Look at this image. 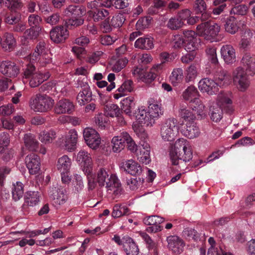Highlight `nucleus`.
I'll return each mask as SVG.
<instances>
[{
	"label": "nucleus",
	"instance_id": "f257e3e1",
	"mask_svg": "<svg viewBox=\"0 0 255 255\" xmlns=\"http://www.w3.org/2000/svg\"><path fill=\"white\" fill-rule=\"evenodd\" d=\"M169 157L171 164L176 166L190 161L192 158L193 154L187 140L183 138L177 140L169 150Z\"/></svg>",
	"mask_w": 255,
	"mask_h": 255
},
{
	"label": "nucleus",
	"instance_id": "f03ea898",
	"mask_svg": "<svg viewBox=\"0 0 255 255\" xmlns=\"http://www.w3.org/2000/svg\"><path fill=\"white\" fill-rule=\"evenodd\" d=\"M53 105L54 100L46 94L34 95L29 101L30 109L35 112H47L52 109Z\"/></svg>",
	"mask_w": 255,
	"mask_h": 255
},
{
	"label": "nucleus",
	"instance_id": "7ed1b4c3",
	"mask_svg": "<svg viewBox=\"0 0 255 255\" xmlns=\"http://www.w3.org/2000/svg\"><path fill=\"white\" fill-rule=\"evenodd\" d=\"M197 32L206 40L212 42L216 39L220 30V26L213 21L202 22L197 26Z\"/></svg>",
	"mask_w": 255,
	"mask_h": 255
},
{
	"label": "nucleus",
	"instance_id": "20e7f679",
	"mask_svg": "<svg viewBox=\"0 0 255 255\" xmlns=\"http://www.w3.org/2000/svg\"><path fill=\"white\" fill-rule=\"evenodd\" d=\"M177 124V120L174 118L166 121L160 129L161 136L164 140L170 141L175 139L178 133Z\"/></svg>",
	"mask_w": 255,
	"mask_h": 255
},
{
	"label": "nucleus",
	"instance_id": "39448f33",
	"mask_svg": "<svg viewBox=\"0 0 255 255\" xmlns=\"http://www.w3.org/2000/svg\"><path fill=\"white\" fill-rule=\"evenodd\" d=\"M233 80L238 89L242 92L245 91L250 84L247 73L241 67L236 68L233 71Z\"/></svg>",
	"mask_w": 255,
	"mask_h": 255
},
{
	"label": "nucleus",
	"instance_id": "423d86ee",
	"mask_svg": "<svg viewBox=\"0 0 255 255\" xmlns=\"http://www.w3.org/2000/svg\"><path fill=\"white\" fill-rule=\"evenodd\" d=\"M83 136L87 145L95 149L101 143V137L98 132L94 129L87 128L83 131Z\"/></svg>",
	"mask_w": 255,
	"mask_h": 255
},
{
	"label": "nucleus",
	"instance_id": "0eeeda50",
	"mask_svg": "<svg viewBox=\"0 0 255 255\" xmlns=\"http://www.w3.org/2000/svg\"><path fill=\"white\" fill-rule=\"evenodd\" d=\"M69 32L63 25H57L53 27L50 31L51 40L56 43H62L68 37Z\"/></svg>",
	"mask_w": 255,
	"mask_h": 255
},
{
	"label": "nucleus",
	"instance_id": "6e6552de",
	"mask_svg": "<svg viewBox=\"0 0 255 255\" xmlns=\"http://www.w3.org/2000/svg\"><path fill=\"white\" fill-rule=\"evenodd\" d=\"M0 72L6 77H15L19 73V68L14 62L4 60L0 63Z\"/></svg>",
	"mask_w": 255,
	"mask_h": 255
},
{
	"label": "nucleus",
	"instance_id": "1a4fd4ad",
	"mask_svg": "<svg viewBox=\"0 0 255 255\" xmlns=\"http://www.w3.org/2000/svg\"><path fill=\"white\" fill-rule=\"evenodd\" d=\"M25 162L30 174L35 175L39 173L40 169V159L37 155L31 153L27 155Z\"/></svg>",
	"mask_w": 255,
	"mask_h": 255
},
{
	"label": "nucleus",
	"instance_id": "9d476101",
	"mask_svg": "<svg viewBox=\"0 0 255 255\" xmlns=\"http://www.w3.org/2000/svg\"><path fill=\"white\" fill-rule=\"evenodd\" d=\"M168 248L177 255L181 254L184 250L185 244L182 239L176 236H170L167 238Z\"/></svg>",
	"mask_w": 255,
	"mask_h": 255
},
{
	"label": "nucleus",
	"instance_id": "9b49d317",
	"mask_svg": "<svg viewBox=\"0 0 255 255\" xmlns=\"http://www.w3.org/2000/svg\"><path fill=\"white\" fill-rule=\"evenodd\" d=\"M74 110V106L73 103L66 99H61L57 102L54 109L55 113L58 115L70 114Z\"/></svg>",
	"mask_w": 255,
	"mask_h": 255
},
{
	"label": "nucleus",
	"instance_id": "f8f14e48",
	"mask_svg": "<svg viewBox=\"0 0 255 255\" xmlns=\"http://www.w3.org/2000/svg\"><path fill=\"white\" fill-rule=\"evenodd\" d=\"M104 186L108 190L113 191L115 195L121 194L122 190L121 184L115 174H110L105 180Z\"/></svg>",
	"mask_w": 255,
	"mask_h": 255
},
{
	"label": "nucleus",
	"instance_id": "ddd939ff",
	"mask_svg": "<svg viewBox=\"0 0 255 255\" xmlns=\"http://www.w3.org/2000/svg\"><path fill=\"white\" fill-rule=\"evenodd\" d=\"M183 34L185 49L187 51H195L197 46V36L195 32L192 30H187L183 32Z\"/></svg>",
	"mask_w": 255,
	"mask_h": 255
},
{
	"label": "nucleus",
	"instance_id": "4468645a",
	"mask_svg": "<svg viewBox=\"0 0 255 255\" xmlns=\"http://www.w3.org/2000/svg\"><path fill=\"white\" fill-rule=\"evenodd\" d=\"M76 99L78 103L81 106H84L92 101V92L87 84H83L82 90L78 93Z\"/></svg>",
	"mask_w": 255,
	"mask_h": 255
},
{
	"label": "nucleus",
	"instance_id": "2eb2a0df",
	"mask_svg": "<svg viewBox=\"0 0 255 255\" xmlns=\"http://www.w3.org/2000/svg\"><path fill=\"white\" fill-rule=\"evenodd\" d=\"M221 54L227 64H232L236 61L235 49L231 45L227 44L223 46L221 49Z\"/></svg>",
	"mask_w": 255,
	"mask_h": 255
},
{
	"label": "nucleus",
	"instance_id": "dca6fc26",
	"mask_svg": "<svg viewBox=\"0 0 255 255\" xmlns=\"http://www.w3.org/2000/svg\"><path fill=\"white\" fill-rule=\"evenodd\" d=\"M135 117L139 124L146 127H151L155 123V121L149 114L148 111L146 112L144 110L138 109V113Z\"/></svg>",
	"mask_w": 255,
	"mask_h": 255
},
{
	"label": "nucleus",
	"instance_id": "f3484780",
	"mask_svg": "<svg viewBox=\"0 0 255 255\" xmlns=\"http://www.w3.org/2000/svg\"><path fill=\"white\" fill-rule=\"evenodd\" d=\"M41 30L40 27H37V28L32 26L30 28L26 29L21 37V43L23 45H28L29 41L36 39L38 35L39 31Z\"/></svg>",
	"mask_w": 255,
	"mask_h": 255
},
{
	"label": "nucleus",
	"instance_id": "a211bd4d",
	"mask_svg": "<svg viewBox=\"0 0 255 255\" xmlns=\"http://www.w3.org/2000/svg\"><path fill=\"white\" fill-rule=\"evenodd\" d=\"M199 89L209 94H213L217 92L218 88L215 81L208 78H204L200 80L199 83Z\"/></svg>",
	"mask_w": 255,
	"mask_h": 255
},
{
	"label": "nucleus",
	"instance_id": "6ab92c4d",
	"mask_svg": "<svg viewBox=\"0 0 255 255\" xmlns=\"http://www.w3.org/2000/svg\"><path fill=\"white\" fill-rule=\"evenodd\" d=\"M242 62L247 72L250 75L255 74V56L250 53L245 54L242 58Z\"/></svg>",
	"mask_w": 255,
	"mask_h": 255
},
{
	"label": "nucleus",
	"instance_id": "aec40b11",
	"mask_svg": "<svg viewBox=\"0 0 255 255\" xmlns=\"http://www.w3.org/2000/svg\"><path fill=\"white\" fill-rule=\"evenodd\" d=\"M185 126L186 127L182 131L184 136L189 138H194L200 135V129L195 122L185 123Z\"/></svg>",
	"mask_w": 255,
	"mask_h": 255
},
{
	"label": "nucleus",
	"instance_id": "412c9836",
	"mask_svg": "<svg viewBox=\"0 0 255 255\" xmlns=\"http://www.w3.org/2000/svg\"><path fill=\"white\" fill-rule=\"evenodd\" d=\"M78 135L74 129L70 130L65 136L64 142L65 148L69 151L73 150L77 143Z\"/></svg>",
	"mask_w": 255,
	"mask_h": 255
},
{
	"label": "nucleus",
	"instance_id": "4be33fe9",
	"mask_svg": "<svg viewBox=\"0 0 255 255\" xmlns=\"http://www.w3.org/2000/svg\"><path fill=\"white\" fill-rule=\"evenodd\" d=\"M123 167L126 172L132 175H139L142 172L141 166L132 159L126 161Z\"/></svg>",
	"mask_w": 255,
	"mask_h": 255
},
{
	"label": "nucleus",
	"instance_id": "5701e85b",
	"mask_svg": "<svg viewBox=\"0 0 255 255\" xmlns=\"http://www.w3.org/2000/svg\"><path fill=\"white\" fill-rule=\"evenodd\" d=\"M39 202V195L38 192L28 191L24 197V203L22 209L26 210L29 206H35Z\"/></svg>",
	"mask_w": 255,
	"mask_h": 255
},
{
	"label": "nucleus",
	"instance_id": "b1692460",
	"mask_svg": "<svg viewBox=\"0 0 255 255\" xmlns=\"http://www.w3.org/2000/svg\"><path fill=\"white\" fill-rule=\"evenodd\" d=\"M214 79L216 85L220 87L228 86L231 82L232 80L231 75L226 71L222 70L217 72Z\"/></svg>",
	"mask_w": 255,
	"mask_h": 255
},
{
	"label": "nucleus",
	"instance_id": "393cba45",
	"mask_svg": "<svg viewBox=\"0 0 255 255\" xmlns=\"http://www.w3.org/2000/svg\"><path fill=\"white\" fill-rule=\"evenodd\" d=\"M124 249L127 255H138V246L130 238H127L124 243Z\"/></svg>",
	"mask_w": 255,
	"mask_h": 255
},
{
	"label": "nucleus",
	"instance_id": "a878e982",
	"mask_svg": "<svg viewBox=\"0 0 255 255\" xmlns=\"http://www.w3.org/2000/svg\"><path fill=\"white\" fill-rule=\"evenodd\" d=\"M189 106L197 114L198 119H201L205 117V114L204 112L205 107L199 98L191 100L189 103Z\"/></svg>",
	"mask_w": 255,
	"mask_h": 255
},
{
	"label": "nucleus",
	"instance_id": "bb28decb",
	"mask_svg": "<svg viewBox=\"0 0 255 255\" xmlns=\"http://www.w3.org/2000/svg\"><path fill=\"white\" fill-rule=\"evenodd\" d=\"M24 145L30 151H35L38 147V141L31 133L25 134L23 138Z\"/></svg>",
	"mask_w": 255,
	"mask_h": 255
},
{
	"label": "nucleus",
	"instance_id": "cd10ccee",
	"mask_svg": "<svg viewBox=\"0 0 255 255\" xmlns=\"http://www.w3.org/2000/svg\"><path fill=\"white\" fill-rule=\"evenodd\" d=\"M71 160L67 155H64L60 157L57 161V168L62 174H64L70 170Z\"/></svg>",
	"mask_w": 255,
	"mask_h": 255
},
{
	"label": "nucleus",
	"instance_id": "c85d7f7f",
	"mask_svg": "<svg viewBox=\"0 0 255 255\" xmlns=\"http://www.w3.org/2000/svg\"><path fill=\"white\" fill-rule=\"evenodd\" d=\"M49 77L50 74L49 72H47L44 74L40 72L35 73L31 77V79L29 81V85L33 88L38 87Z\"/></svg>",
	"mask_w": 255,
	"mask_h": 255
},
{
	"label": "nucleus",
	"instance_id": "c756f323",
	"mask_svg": "<svg viewBox=\"0 0 255 255\" xmlns=\"http://www.w3.org/2000/svg\"><path fill=\"white\" fill-rule=\"evenodd\" d=\"M0 43L5 51H10L15 46L16 41L12 34L6 33L4 35Z\"/></svg>",
	"mask_w": 255,
	"mask_h": 255
},
{
	"label": "nucleus",
	"instance_id": "7c9ffc66",
	"mask_svg": "<svg viewBox=\"0 0 255 255\" xmlns=\"http://www.w3.org/2000/svg\"><path fill=\"white\" fill-rule=\"evenodd\" d=\"M153 38L143 37L138 38L134 43V46L141 49L149 50L153 48Z\"/></svg>",
	"mask_w": 255,
	"mask_h": 255
},
{
	"label": "nucleus",
	"instance_id": "2f4dec72",
	"mask_svg": "<svg viewBox=\"0 0 255 255\" xmlns=\"http://www.w3.org/2000/svg\"><path fill=\"white\" fill-rule=\"evenodd\" d=\"M224 28L227 32L231 34H235L239 28L237 19L234 16L227 18L224 24Z\"/></svg>",
	"mask_w": 255,
	"mask_h": 255
},
{
	"label": "nucleus",
	"instance_id": "473e14b6",
	"mask_svg": "<svg viewBox=\"0 0 255 255\" xmlns=\"http://www.w3.org/2000/svg\"><path fill=\"white\" fill-rule=\"evenodd\" d=\"M87 13L89 16L92 17L95 21H99L105 18L109 19V11L104 8L90 10L88 11Z\"/></svg>",
	"mask_w": 255,
	"mask_h": 255
},
{
	"label": "nucleus",
	"instance_id": "72a5a7b5",
	"mask_svg": "<svg viewBox=\"0 0 255 255\" xmlns=\"http://www.w3.org/2000/svg\"><path fill=\"white\" fill-rule=\"evenodd\" d=\"M85 10L81 7L75 5H69L64 11V13L67 16L73 18L80 17L85 13Z\"/></svg>",
	"mask_w": 255,
	"mask_h": 255
},
{
	"label": "nucleus",
	"instance_id": "f704fd0d",
	"mask_svg": "<svg viewBox=\"0 0 255 255\" xmlns=\"http://www.w3.org/2000/svg\"><path fill=\"white\" fill-rule=\"evenodd\" d=\"M77 161L83 166L89 167L92 165V160L91 155L88 152L81 150L77 154Z\"/></svg>",
	"mask_w": 255,
	"mask_h": 255
},
{
	"label": "nucleus",
	"instance_id": "c9c22d12",
	"mask_svg": "<svg viewBox=\"0 0 255 255\" xmlns=\"http://www.w3.org/2000/svg\"><path fill=\"white\" fill-rule=\"evenodd\" d=\"M133 100V97H128L124 99L121 102V111H123L126 115L130 117L132 116L131 109H132L135 105Z\"/></svg>",
	"mask_w": 255,
	"mask_h": 255
},
{
	"label": "nucleus",
	"instance_id": "e433bc0d",
	"mask_svg": "<svg viewBox=\"0 0 255 255\" xmlns=\"http://www.w3.org/2000/svg\"><path fill=\"white\" fill-rule=\"evenodd\" d=\"M130 214V211L127 206L122 204H116L113 207L112 216L115 218L123 216L128 215Z\"/></svg>",
	"mask_w": 255,
	"mask_h": 255
},
{
	"label": "nucleus",
	"instance_id": "4c0bfd02",
	"mask_svg": "<svg viewBox=\"0 0 255 255\" xmlns=\"http://www.w3.org/2000/svg\"><path fill=\"white\" fill-rule=\"evenodd\" d=\"M24 186L20 182H16L13 183L11 188L12 199L15 201H18L21 199L24 193Z\"/></svg>",
	"mask_w": 255,
	"mask_h": 255
},
{
	"label": "nucleus",
	"instance_id": "58836bf2",
	"mask_svg": "<svg viewBox=\"0 0 255 255\" xmlns=\"http://www.w3.org/2000/svg\"><path fill=\"white\" fill-rule=\"evenodd\" d=\"M51 198L54 203L57 205L63 204L67 199V197L63 193V191L59 189L52 190V194H51Z\"/></svg>",
	"mask_w": 255,
	"mask_h": 255
},
{
	"label": "nucleus",
	"instance_id": "ea45409f",
	"mask_svg": "<svg viewBox=\"0 0 255 255\" xmlns=\"http://www.w3.org/2000/svg\"><path fill=\"white\" fill-rule=\"evenodd\" d=\"M122 113L121 109L116 104H109L104 107V114L107 117H116Z\"/></svg>",
	"mask_w": 255,
	"mask_h": 255
},
{
	"label": "nucleus",
	"instance_id": "a19ab883",
	"mask_svg": "<svg viewBox=\"0 0 255 255\" xmlns=\"http://www.w3.org/2000/svg\"><path fill=\"white\" fill-rule=\"evenodd\" d=\"M183 78V72L182 68H175L173 70L169 79L171 83L174 85L176 86L180 83Z\"/></svg>",
	"mask_w": 255,
	"mask_h": 255
},
{
	"label": "nucleus",
	"instance_id": "79ce46f5",
	"mask_svg": "<svg viewBox=\"0 0 255 255\" xmlns=\"http://www.w3.org/2000/svg\"><path fill=\"white\" fill-rule=\"evenodd\" d=\"M20 19V14L14 10H11L10 12L5 15L4 21L9 24H14L18 23Z\"/></svg>",
	"mask_w": 255,
	"mask_h": 255
},
{
	"label": "nucleus",
	"instance_id": "37998d69",
	"mask_svg": "<svg viewBox=\"0 0 255 255\" xmlns=\"http://www.w3.org/2000/svg\"><path fill=\"white\" fill-rule=\"evenodd\" d=\"M56 137V132L53 130L43 131L39 134V139L43 143L52 142Z\"/></svg>",
	"mask_w": 255,
	"mask_h": 255
},
{
	"label": "nucleus",
	"instance_id": "c03bdc74",
	"mask_svg": "<svg viewBox=\"0 0 255 255\" xmlns=\"http://www.w3.org/2000/svg\"><path fill=\"white\" fill-rule=\"evenodd\" d=\"M48 51L46 49V43L44 41L39 42L36 46L31 58L33 60H37L41 55H43Z\"/></svg>",
	"mask_w": 255,
	"mask_h": 255
},
{
	"label": "nucleus",
	"instance_id": "a18cd8bd",
	"mask_svg": "<svg viewBox=\"0 0 255 255\" xmlns=\"http://www.w3.org/2000/svg\"><path fill=\"white\" fill-rule=\"evenodd\" d=\"M183 98L185 100H190L198 98V92L197 89L193 86L188 87L182 94Z\"/></svg>",
	"mask_w": 255,
	"mask_h": 255
},
{
	"label": "nucleus",
	"instance_id": "49530a36",
	"mask_svg": "<svg viewBox=\"0 0 255 255\" xmlns=\"http://www.w3.org/2000/svg\"><path fill=\"white\" fill-rule=\"evenodd\" d=\"M128 60L126 58H119L112 62V69L114 72H119L126 67Z\"/></svg>",
	"mask_w": 255,
	"mask_h": 255
},
{
	"label": "nucleus",
	"instance_id": "de8ad7c7",
	"mask_svg": "<svg viewBox=\"0 0 255 255\" xmlns=\"http://www.w3.org/2000/svg\"><path fill=\"white\" fill-rule=\"evenodd\" d=\"M143 221L148 226H160L163 222L164 219L158 216H150L144 218Z\"/></svg>",
	"mask_w": 255,
	"mask_h": 255
},
{
	"label": "nucleus",
	"instance_id": "09e8293b",
	"mask_svg": "<svg viewBox=\"0 0 255 255\" xmlns=\"http://www.w3.org/2000/svg\"><path fill=\"white\" fill-rule=\"evenodd\" d=\"M148 112L155 121L158 119L160 115H162V112L160 109V106L156 104L151 103L149 104Z\"/></svg>",
	"mask_w": 255,
	"mask_h": 255
},
{
	"label": "nucleus",
	"instance_id": "8fccbe9b",
	"mask_svg": "<svg viewBox=\"0 0 255 255\" xmlns=\"http://www.w3.org/2000/svg\"><path fill=\"white\" fill-rule=\"evenodd\" d=\"M198 75L197 68L196 65H191L186 70L185 80L186 82L194 81Z\"/></svg>",
	"mask_w": 255,
	"mask_h": 255
},
{
	"label": "nucleus",
	"instance_id": "3c124183",
	"mask_svg": "<svg viewBox=\"0 0 255 255\" xmlns=\"http://www.w3.org/2000/svg\"><path fill=\"white\" fill-rule=\"evenodd\" d=\"M179 114L186 123L194 122L196 116L195 114H193L190 110L186 109H181L179 111Z\"/></svg>",
	"mask_w": 255,
	"mask_h": 255
},
{
	"label": "nucleus",
	"instance_id": "603ef678",
	"mask_svg": "<svg viewBox=\"0 0 255 255\" xmlns=\"http://www.w3.org/2000/svg\"><path fill=\"white\" fill-rule=\"evenodd\" d=\"M110 175L109 172L105 168H100L97 174V181L101 187L104 186L105 180Z\"/></svg>",
	"mask_w": 255,
	"mask_h": 255
},
{
	"label": "nucleus",
	"instance_id": "864d4df0",
	"mask_svg": "<svg viewBox=\"0 0 255 255\" xmlns=\"http://www.w3.org/2000/svg\"><path fill=\"white\" fill-rule=\"evenodd\" d=\"M120 137L119 136H114L112 140L113 150L115 152H120L125 147V143Z\"/></svg>",
	"mask_w": 255,
	"mask_h": 255
},
{
	"label": "nucleus",
	"instance_id": "5fc2aeb1",
	"mask_svg": "<svg viewBox=\"0 0 255 255\" xmlns=\"http://www.w3.org/2000/svg\"><path fill=\"white\" fill-rule=\"evenodd\" d=\"M184 22L182 21L177 16L170 18L168 23L167 26L172 30H177L182 27Z\"/></svg>",
	"mask_w": 255,
	"mask_h": 255
},
{
	"label": "nucleus",
	"instance_id": "6e6d98bb",
	"mask_svg": "<svg viewBox=\"0 0 255 255\" xmlns=\"http://www.w3.org/2000/svg\"><path fill=\"white\" fill-rule=\"evenodd\" d=\"M60 19V16L58 13H53L44 16L45 22L50 25H56L59 23Z\"/></svg>",
	"mask_w": 255,
	"mask_h": 255
},
{
	"label": "nucleus",
	"instance_id": "4d7b16f0",
	"mask_svg": "<svg viewBox=\"0 0 255 255\" xmlns=\"http://www.w3.org/2000/svg\"><path fill=\"white\" fill-rule=\"evenodd\" d=\"M211 119L213 121L218 122L222 118V110L221 107L216 106L210 109Z\"/></svg>",
	"mask_w": 255,
	"mask_h": 255
},
{
	"label": "nucleus",
	"instance_id": "13d9d810",
	"mask_svg": "<svg viewBox=\"0 0 255 255\" xmlns=\"http://www.w3.org/2000/svg\"><path fill=\"white\" fill-rule=\"evenodd\" d=\"M143 125H140L138 123L132 125V128L136 134L141 139H145L147 134L143 128Z\"/></svg>",
	"mask_w": 255,
	"mask_h": 255
},
{
	"label": "nucleus",
	"instance_id": "bf43d9fd",
	"mask_svg": "<svg viewBox=\"0 0 255 255\" xmlns=\"http://www.w3.org/2000/svg\"><path fill=\"white\" fill-rule=\"evenodd\" d=\"M107 117L104 114L99 113L94 118L95 123L97 126L103 129L105 127V124L108 122Z\"/></svg>",
	"mask_w": 255,
	"mask_h": 255
},
{
	"label": "nucleus",
	"instance_id": "052dcab7",
	"mask_svg": "<svg viewBox=\"0 0 255 255\" xmlns=\"http://www.w3.org/2000/svg\"><path fill=\"white\" fill-rule=\"evenodd\" d=\"M216 51L217 49L215 47H208L206 50L209 59L212 63L214 64H218Z\"/></svg>",
	"mask_w": 255,
	"mask_h": 255
},
{
	"label": "nucleus",
	"instance_id": "680f3d73",
	"mask_svg": "<svg viewBox=\"0 0 255 255\" xmlns=\"http://www.w3.org/2000/svg\"><path fill=\"white\" fill-rule=\"evenodd\" d=\"M126 18L124 14L119 13L113 17L111 20L112 25L115 27H120L122 26Z\"/></svg>",
	"mask_w": 255,
	"mask_h": 255
},
{
	"label": "nucleus",
	"instance_id": "e2e57ef3",
	"mask_svg": "<svg viewBox=\"0 0 255 255\" xmlns=\"http://www.w3.org/2000/svg\"><path fill=\"white\" fill-rule=\"evenodd\" d=\"M194 8L196 14L204 12L207 9V4L204 0H196Z\"/></svg>",
	"mask_w": 255,
	"mask_h": 255
},
{
	"label": "nucleus",
	"instance_id": "0e129e2a",
	"mask_svg": "<svg viewBox=\"0 0 255 255\" xmlns=\"http://www.w3.org/2000/svg\"><path fill=\"white\" fill-rule=\"evenodd\" d=\"M14 111V108L12 104L3 105L0 107V115L8 116L12 114Z\"/></svg>",
	"mask_w": 255,
	"mask_h": 255
},
{
	"label": "nucleus",
	"instance_id": "69168bd1",
	"mask_svg": "<svg viewBox=\"0 0 255 255\" xmlns=\"http://www.w3.org/2000/svg\"><path fill=\"white\" fill-rule=\"evenodd\" d=\"M133 82L130 80L126 81L123 83L120 88H118L119 92H123L125 94L127 92H130L133 90Z\"/></svg>",
	"mask_w": 255,
	"mask_h": 255
},
{
	"label": "nucleus",
	"instance_id": "338daca9",
	"mask_svg": "<svg viewBox=\"0 0 255 255\" xmlns=\"http://www.w3.org/2000/svg\"><path fill=\"white\" fill-rule=\"evenodd\" d=\"M116 36H111L109 35H104L101 36L100 41L102 45H110L117 40Z\"/></svg>",
	"mask_w": 255,
	"mask_h": 255
},
{
	"label": "nucleus",
	"instance_id": "774afa93",
	"mask_svg": "<svg viewBox=\"0 0 255 255\" xmlns=\"http://www.w3.org/2000/svg\"><path fill=\"white\" fill-rule=\"evenodd\" d=\"M184 236L188 238L189 240L192 239L193 240H197L199 236L197 232L193 229L187 228H185L183 232Z\"/></svg>",
	"mask_w": 255,
	"mask_h": 255
}]
</instances>
